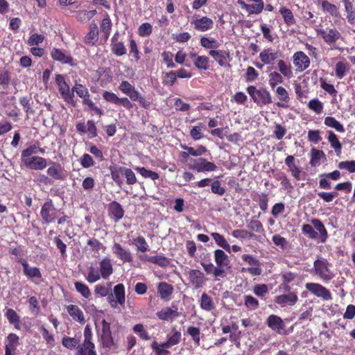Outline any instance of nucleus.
Returning a JSON list of instances; mask_svg holds the SVG:
<instances>
[{
    "label": "nucleus",
    "instance_id": "nucleus-4",
    "mask_svg": "<svg viewBox=\"0 0 355 355\" xmlns=\"http://www.w3.org/2000/svg\"><path fill=\"white\" fill-rule=\"evenodd\" d=\"M311 224L318 231L319 234L316 232L313 227L309 224H304L302 227L303 234L309 236L310 239H320L321 243L326 242L328 238L327 230H326L324 224L318 218H313L311 220Z\"/></svg>",
    "mask_w": 355,
    "mask_h": 355
},
{
    "label": "nucleus",
    "instance_id": "nucleus-50",
    "mask_svg": "<svg viewBox=\"0 0 355 355\" xmlns=\"http://www.w3.org/2000/svg\"><path fill=\"white\" fill-rule=\"evenodd\" d=\"M37 153H44V149L40 146L38 141H35L32 145L22 151L21 155H33Z\"/></svg>",
    "mask_w": 355,
    "mask_h": 355
},
{
    "label": "nucleus",
    "instance_id": "nucleus-26",
    "mask_svg": "<svg viewBox=\"0 0 355 355\" xmlns=\"http://www.w3.org/2000/svg\"><path fill=\"white\" fill-rule=\"evenodd\" d=\"M98 28L95 23L89 24V32L84 38V42L89 46H94L98 40Z\"/></svg>",
    "mask_w": 355,
    "mask_h": 355
},
{
    "label": "nucleus",
    "instance_id": "nucleus-40",
    "mask_svg": "<svg viewBox=\"0 0 355 355\" xmlns=\"http://www.w3.org/2000/svg\"><path fill=\"white\" fill-rule=\"evenodd\" d=\"M345 12H347V19L351 24L355 23V8L350 0H343Z\"/></svg>",
    "mask_w": 355,
    "mask_h": 355
},
{
    "label": "nucleus",
    "instance_id": "nucleus-49",
    "mask_svg": "<svg viewBox=\"0 0 355 355\" xmlns=\"http://www.w3.org/2000/svg\"><path fill=\"white\" fill-rule=\"evenodd\" d=\"M80 341L75 337L64 336L62 339V345L69 350L77 349Z\"/></svg>",
    "mask_w": 355,
    "mask_h": 355
},
{
    "label": "nucleus",
    "instance_id": "nucleus-39",
    "mask_svg": "<svg viewBox=\"0 0 355 355\" xmlns=\"http://www.w3.org/2000/svg\"><path fill=\"white\" fill-rule=\"evenodd\" d=\"M112 24L111 19H110L109 15H107L106 17H105L102 19L101 25H100L101 31L103 33V37L105 41H107L110 37V32L112 30Z\"/></svg>",
    "mask_w": 355,
    "mask_h": 355
},
{
    "label": "nucleus",
    "instance_id": "nucleus-10",
    "mask_svg": "<svg viewBox=\"0 0 355 355\" xmlns=\"http://www.w3.org/2000/svg\"><path fill=\"white\" fill-rule=\"evenodd\" d=\"M102 331L100 338L101 346L107 349L116 348V345L112 336L110 324L105 319L102 320Z\"/></svg>",
    "mask_w": 355,
    "mask_h": 355
},
{
    "label": "nucleus",
    "instance_id": "nucleus-64",
    "mask_svg": "<svg viewBox=\"0 0 355 355\" xmlns=\"http://www.w3.org/2000/svg\"><path fill=\"white\" fill-rule=\"evenodd\" d=\"M308 107L315 113L319 114L322 112L323 104L318 98H315L309 101Z\"/></svg>",
    "mask_w": 355,
    "mask_h": 355
},
{
    "label": "nucleus",
    "instance_id": "nucleus-41",
    "mask_svg": "<svg viewBox=\"0 0 355 355\" xmlns=\"http://www.w3.org/2000/svg\"><path fill=\"white\" fill-rule=\"evenodd\" d=\"M76 291L84 298L89 300L92 297V293L88 286L80 282H74Z\"/></svg>",
    "mask_w": 355,
    "mask_h": 355
},
{
    "label": "nucleus",
    "instance_id": "nucleus-31",
    "mask_svg": "<svg viewBox=\"0 0 355 355\" xmlns=\"http://www.w3.org/2000/svg\"><path fill=\"white\" fill-rule=\"evenodd\" d=\"M266 323L268 327L277 332H279L284 327L282 319L273 314L268 316Z\"/></svg>",
    "mask_w": 355,
    "mask_h": 355
},
{
    "label": "nucleus",
    "instance_id": "nucleus-30",
    "mask_svg": "<svg viewBox=\"0 0 355 355\" xmlns=\"http://www.w3.org/2000/svg\"><path fill=\"white\" fill-rule=\"evenodd\" d=\"M157 292L162 300L168 301L171 299V295L173 292V287L171 284L166 282H160L157 286Z\"/></svg>",
    "mask_w": 355,
    "mask_h": 355
},
{
    "label": "nucleus",
    "instance_id": "nucleus-15",
    "mask_svg": "<svg viewBox=\"0 0 355 355\" xmlns=\"http://www.w3.org/2000/svg\"><path fill=\"white\" fill-rule=\"evenodd\" d=\"M191 24L193 26L195 30L200 32H205L213 28L214 21L211 18L207 16H203L202 17H196V16H193L191 21Z\"/></svg>",
    "mask_w": 355,
    "mask_h": 355
},
{
    "label": "nucleus",
    "instance_id": "nucleus-56",
    "mask_svg": "<svg viewBox=\"0 0 355 355\" xmlns=\"http://www.w3.org/2000/svg\"><path fill=\"white\" fill-rule=\"evenodd\" d=\"M254 294L261 299H263L268 293V287L265 284H255L252 288Z\"/></svg>",
    "mask_w": 355,
    "mask_h": 355
},
{
    "label": "nucleus",
    "instance_id": "nucleus-2",
    "mask_svg": "<svg viewBox=\"0 0 355 355\" xmlns=\"http://www.w3.org/2000/svg\"><path fill=\"white\" fill-rule=\"evenodd\" d=\"M118 89L123 94L128 96L132 101H137L139 106L141 107L144 109L150 108L151 103L146 100L145 97L136 89L135 87L130 84L128 80H122L119 85Z\"/></svg>",
    "mask_w": 355,
    "mask_h": 355
},
{
    "label": "nucleus",
    "instance_id": "nucleus-37",
    "mask_svg": "<svg viewBox=\"0 0 355 355\" xmlns=\"http://www.w3.org/2000/svg\"><path fill=\"white\" fill-rule=\"evenodd\" d=\"M327 134L328 141L330 143L331 148L335 150L337 155H339L341 153L342 146L337 135L331 130L327 131Z\"/></svg>",
    "mask_w": 355,
    "mask_h": 355
},
{
    "label": "nucleus",
    "instance_id": "nucleus-24",
    "mask_svg": "<svg viewBox=\"0 0 355 355\" xmlns=\"http://www.w3.org/2000/svg\"><path fill=\"white\" fill-rule=\"evenodd\" d=\"M108 213L114 222L119 221L124 216V210L121 205L115 200L109 204Z\"/></svg>",
    "mask_w": 355,
    "mask_h": 355
},
{
    "label": "nucleus",
    "instance_id": "nucleus-33",
    "mask_svg": "<svg viewBox=\"0 0 355 355\" xmlns=\"http://www.w3.org/2000/svg\"><path fill=\"white\" fill-rule=\"evenodd\" d=\"M199 302L200 308L204 311H211L216 307L213 298L206 293L201 295Z\"/></svg>",
    "mask_w": 355,
    "mask_h": 355
},
{
    "label": "nucleus",
    "instance_id": "nucleus-35",
    "mask_svg": "<svg viewBox=\"0 0 355 355\" xmlns=\"http://www.w3.org/2000/svg\"><path fill=\"white\" fill-rule=\"evenodd\" d=\"M215 262L218 267H227L230 263L228 256L222 250L217 249L214 251Z\"/></svg>",
    "mask_w": 355,
    "mask_h": 355
},
{
    "label": "nucleus",
    "instance_id": "nucleus-29",
    "mask_svg": "<svg viewBox=\"0 0 355 355\" xmlns=\"http://www.w3.org/2000/svg\"><path fill=\"white\" fill-rule=\"evenodd\" d=\"M209 55L221 67H224L226 64L227 60L230 57L229 52L225 50H210Z\"/></svg>",
    "mask_w": 355,
    "mask_h": 355
},
{
    "label": "nucleus",
    "instance_id": "nucleus-11",
    "mask_svg": "<svg viewBox=\"0 0 355 355\" xmlns=\"http://www.w3.org/2000/svg\"><path fill=\"white\" fill-rule=\"evenodd\" d=\"M58 210L55 207L53 200L49 199L42 206L40 216L43 224L53 223L58 218Z\"/></svg>",
    "mask_w": 355,
    "mask_h": 355
},
{
    "label": "nucleus",
    "instance_id": "nucleus-17",
    "mask_svg": "<svg viewBox=\"0 0 355 355\" xmlns=\"http://www.w3.org/2000/svg\"><path fill=\"white\" fill-rule=\"evenodd\" d=\"M119 33L116 31L111 38V52L117 57L125 55L127 53V49L123 42L120 41Z\"/></svg>",
    "mask_w": 355,
    "mask_h": 355
},
{
    "label": "nucleus",
    "instance_id": "nucleus-59",
    "mask_svg": "<svg viewBox=\"0 0 355 355\" xmlns=\"http://www.w3.org/2000/svg\"><path fill=\"white\" fill-rule=\"evenodd\" d=\"M6 318L10 324L15 325V327L19 329V316L17 315L16 311L12 309H8L6 313Z\"/></svg>",
    "mask_w": 355,
    "mask_h": 355
},
{
    "label": "nucleus",
    "instance_id": "nucleus-53",
    "mask_svg": "<svg viewBox=\"0 0 355 355\" xmlns=\"http://www.w3.org/2000/svg\"><path fill=\"white\" fill-rule=\"evenodd\" d=\"M200 44L205 49H211L216 50L220 46V43L214 38H209L207 37H202L200 38Z\"/></svg>",
    "mask_w": 355,
    "mask_h": 355
},
{
    "label": "nucleus",
    "instance_id": "nucleus-57",
    "mask_svg": "<svg viewBox=\"0 0 355 355\" xmlns=\"http://www.w3.org/2000/svg\"><path fill=\"white\" fill-rule=\"evenodd\" d=\"M88 270L89 272L85 279L89 283H94L102 277L100 270H96L94 266H91L89 267Z\"/></svg>",
    "mask_w": 355,
    "mask_h": 355
},
{
    "label": "nucleus",
    "instance_id": "nucleus-55",
    "mask_svg": "<svg viewBox=\"0 0 355 355\" xmlns=\"http://www.w3.org/2000/svg\"><path fill=\"white\" fill-rule=\"evenodd\" d=\"M75 92L81 99L85 98L86 96L90 94L87 87L80 83H78L77 81H76L73 86V94H74Z\"/></svg>",
    "mask_w": 355,
    "mask_h": 355
},
{
    "label": "nucleus",
    "instance_id": "nucleus-46",
    "mask_svg": "<svg viewBox=\"0 0 355 355\" xmlns=\"http://www.w3.org/2000/svg\"><path fill=\"white\" fill-rule=\"evenodd\" d=\"M19 103L23 107L26 115L33 114L35 110L32 108L33 101L31 96H22L19 98Z\"/></svg>",
    "mask_w": 355,
    "mask_h": 355
},
{
    "label": "nucleus",
    "instance_id": "nucleus-28",
    "mask_svg": "<svg viewBox=\"0 0 355 355\" xmlns=\"http://www.w3.org/2000/svg\"><path fill=\"white\" fill-rule=\"evenodd\" d=\"M99 270L103 279H107L113 273V266L109 257H104L99 262Z\"/></svg>",
    "mask_w": 355,
    "mask_h": 355
},
{
    "label": "nucleus",
    "instance_id": "nucleus-27",
    "mask_svg": "<svg viewBox=\"0 0 355 355\" xmlns=\"http://www.w3.org/2000/svg\"><path fill=\"white\" fill-rule=\"evenodd\" d=\"M278 58V51L272 48L263 49L259 54V58L264 64H270Z\"/></svg>",
    "mask_w": 355,
    "mask_h": 355
},
{
    "label": "nucleus",
    "instance_id": "nucleus-16",
    "mask_svg": "<svg viewBox=\"0 0 355 355\" xmlns=\"http://www.w3.org/2000/svg\"><path fill=\"white\" fill-rule=\"evenodd\" d=\"M112 251L114 256L123 263H131L133 261V256L131 252L124 248L120 243L114 242L112 246Z\"/></svg>",
    "mask_w": 355,
    "mask_h": 355
},
{
    "label": "nucleus",
    "instance_id": "nucleus-38",
    "mask_svg": "<svg viewBox=\"0 0 355 355\" xmlns=\"http://www.w3.org/2000/svg\"><path fill=\"white\" fill-rule=\"evenodd\" d=\"M277 67L283 76L290 78L293 76L292 67L289 63H286L284 60H279L277 61Z\"/></svg>",
    "mask_w": 355,
    "mask_h": 355
},
{
    "label": "nucleus",
    "instance_id": "nucleus-1",
    "mask_svg": "<svg viewBox=\"0 0 355 355\" xmlns=\"http://www.w3.org/2000/svg\"><path fill=\"white\" fill-rule=\"evenodd\" d=\"M10 252L12 254L16 257L15 261L19 263L22 266L23 272L27 278L31 279H42V275L40 268L37 267L30 266L27 260L23 258L24 250L22 246L19 245L17 247L10 248Z\"/></svg>",
    "mask_w": 355,
    "mask_h": 355
},
{
    "label": "nucleus",
    "instance_id": "nucleus-19",
    "mask_svg": "<svg viewBox=\"0 0 355 355\" xmlns=\"http://www.w3.org/2000/svg\"><path fill=\"white\" fill-rule=\"evenodd\" d=\"M22 162L27 168L33 170H41L46 166V162L42 157H23Z\"/></svg>",
    "mask_w": 355,
    "mask_h": 355
},
{
    "label": "nucleus",
    "instance_id": "nucleus-9",
    "mask_svg": "<svg viewBox=\"0 0 355 355\" xmlns=\"http://www.w3.org/2000/svg\"><path fill=\"white\" fill-rule=\"evenodd\" d=\"M247 92L257 105H267L272 103L271 95L266 89H257L255 86L250 85L247 87Z\"/></svg>",
    "mask_w": 355,
    "mask_h": 355
},
{
    "label": "nucleus",
    "instance_id": "nucleus-3",
    "mask_svg": "<svg viewBox=\"0 0 355 355\" xmlns=\"http://www.w3.org/2000/svg\"><path fill=\"white\" fill-rule=\"evenodd\" d=\"M83 341L77 346L74 355H97L93 334L89 324H87L83 331Z\"/></svg>",
    "mask_w": 355,
    "mask_h": 355
},
{
    "label": "nucleus",
    "instance_id": "nucleus-51",
    "mask_svg": "<svg viewBox=\"0 0 355 355\" xmlns=\"http://www.w3.org/2000/svg\"><path fill=\"white\" fill-rule=\"evenodd\" d=\"M269 85L272 89H274L277 85L284 83V78L281 73L277 71L270 72L268 75Z\"/></svg>",
    "mask_w": 355,
    "mask_h": 355
},
{
    "label": "nucleus",
    "instance_id": "nucleus-52",
    "mask_svg": "<svg viewBox=\"0 0 355 355\" xmlns=\"http://www.w3.org/2000/svg\"><path fill=\"white\" fill-rule=\"evenodd\" d=\"M135 170L144 178H150L152 180H156L159 178V175L151 170H148L145 167H137Z\"/></svg>",
    "mask_w": 355,
    "mask_h": 355
},
{
    "label": "nucleus",
    "instance_id": "nucleus-63",
    "mask_svg": "<svg viewBox=\"0 0 355 355\" xmlns=\"http://www.w3.org/2000/svg\"><path fill=\"white\" fill-rule=\"evenodd\" d=\"M53 243L57 249L59 250L61 257L64 259L67 257V245L62 241L60 236H55L53 239Z\"/></svg>",
    "mask_w": 355,
    "mask_h": 355
},
{
    "label": "nucleus",
    "instance_id": "nucleus-20",
    "mask_svg": "<svg viewBox=\"0 0 355 355\" xmlns=\"http://www.w3.org/2000/svg\"><path fill=\"white\" fill-rule=\"evenodd\" d=\"M293 64L299 71H303L309 67L310 59L303 51H297L294 53Z\"/></svg>",
    "mask_w": 355,
    "mask_h": 355
},
{
    "label": "nucleus",
    "instance_id": "nucleus-44",
    "mask_svg": "<svg viewBox=\"0 0 355 355\" xmlns=\"http://www.w3.org/2000/svg\"><path fill=\"white\" fill-rule=\"evenodd\" d=\"M243 302L245 306L249 311H254L259 306V300L251 295H245Z\"/></svg>",
    "mask_w": 355,
    "mask_h": 355
},
{
    "label": "nucleus",
    "instance_id": "nucleus-7",
    "mask_svg": "<svg viewBox=\"0 0 355 355\" xmlns=\"http://www.w3.org/2000/svg\"><path fill=\"white\" fill-rule=\"evenodd\" d=\"M107 302L112 308H116L119 305L124 306L125 303V290L122 283L114 286L113 292L110 293L107 297Z\"/></svg>",
    "mask_w": 355,
    "mask_h": 355
},
{
    "label": "nucleus",
    "instance_id": "nucleus-42",
    "mask_svg": "<svg viewBox=\"0 0 355 355\" xmlns=\"http://www.w3.org/2000/svg\"><path fill=\"white\" fill-rule=\"evenodd\" d=\"M211 236L213 238V239L215 241L217 245L219 247L223 248L228 252H230V245L227 243L226 239L224 237L223 235L218 233V232H212L211 233Z\"/></svg>",
    "mask_w": 355,
    "mask_h": 355
},
{
    "label": "nucleus",
    "instance_id": "nucleus-58",
    "mask_svg": "<svg viewBox=\"0 0 355 355\" xmlns=\"http://www.w3.org/2000/svg\"><path fill=\"white\" fill-rule=\"evenodd\" d=\"M132 244L137 247V250L141 252H146L148 250V244L146 242L145 238L142 236H139L134 239Z\"/></svg>",
    "mask_w": 355,
    "mask_h": 355
},
{
    "label": "nucleus",
    "instance_id": "nucleus-22",
    "mask_svg": "<svg viewBox=\"0 0 355 355\" xmlns=\"http://www.w3.org/2000/svg\"><path fill=\"white\" fill-rule=\"evenodd\" d=\"M51 56L53 60L62 64H69L70 66L76 64L73 58L69 54H66L60 49L53 48L51 51Z\"/></svg>",
    "mask_w": 355,
    "mask_h": 355
},
{
    "label": "nucleus",
    "instance_id": "nucleus-45",
    "mask_svg": "<svg viewBox=\"0 0 355 355\" xmlns=\"http://www.w3.org/2000/svg\"><path fill=\"white\" fill-rule=\"evenodd\" d=\"M349 69V65L346 61L338 62L335 66L336 76L339 79H342L346 75Z\"/></svg>",
    "mask_w": 355,
    "mask_h": 355
},
{
    "label": "nucleus",
    "instance_id": "nucleus-13",
    "mask_svg": "<svg viewBox=\"0 0 355 355\" xmlns=\"http://www.w3.org/2000/svg\"><path fill=\"white\" fill-rule=\"evenodd\" d=\"M186 275L189 284L195 289L202 288L205 285L207 278L201 270L189 268Z\"/></svg>",
    "mask_w": 355,
    "mask_h": 355
},
{
    "label": "nucleus",
    "instance_id": "nucleus-8",
    "mask_svg": "<svg viewBox=\"0 0 355 355\" xmlns=\"http://www.w3.org/2000/svg\"><path fill=\"white\" fill-rule=\"evenodd\" d=\"M331 264L325 259H316L313 262V268L315 274L324 281H330L335 275L331 270Z\"/></svg>",
    "mask_w": 355,
    "mask_h": 355
},
{
    "label": "nucleus",
    "instance_id": "nucleus-60",
    "mask_svg": "<svg viewBox=\"0 0 355 355\" xmlns=\"http://www.w3.org/2000/svg\"><path fill=\"white\" fill-rule=\"evenodd\" d=\"M177 77L175 71H171L164 73L162 83L167 87H172L176 82Z\"/></svg>",
    "mask_w": 355,
    "mask_h": 355
},
{
    "label": "nucleus",
    "instance_id": "nucleus-25",
    "mask_svg": "<svg viewBox=\"0 0 355 355\" xmlns=\"http://www.w3.org/2000/svg\"><path fill=\"white\" fill-rule=\"evenodd\" d=\"M66 309L74 321L79 322L80 324H84L85 323L84 313L77 305H67L66 306Z\"/></svg>",
    "mask_w": 355,
    "mask_h": 355
},
{
    "label": "nucleus",
    "instance_id": "nucleus-48",
    "mask_svg": "<svg viewBox=\"0 0 355 355\" xmlns=\"http://www.w3.org/2000/svg\"><path fill=\"white\" fill-rule=\"evenodd\" d=\"M193 65L200 70H207L209 68V59L206 55H200L193 60Z\"/></svg>",
    "mask_w": 355,
    "mask_h": 355
},
{
    "label": "nucleus",
    "instance_id": "nucleus-18",
    "mask_svg": "<svg viewBox=\"0 0 355 355\" xmlns=\"http://www.w3.org/2000/svg\"><path fill=\"white\" fill-rule=\"evenodd\" d=\"M156 315L161 320L173 321L180 315V313L178 312V306L172 304L171 307L166 306L157 311Z\"/></svg>",
    "mask_w": 355,
    "mask_h": 355
},
{
    "label": "nucleus",
    "instance_id": "nucleus-62",
    "mask_svg": "<svg viewBox=\"0 0 355 355\" xmlns=\"http://www.w3.org/2000/svg\"><path fill=\"white\" fill-rule=\"evenodd\" d=\"M320 87L327 92L329 95L333 97H336L338 91L335 89L334 85L328 83L325 79L320 78Z\"/></svg>",
    "mask_w": 355,
    "mask_h": 355
},
{
    "label": "nucleus",
    "instance_id": "nucleus-61",
    "mask_svg": "<svg viewBox=\"0 0 355 355\" xmlns=\"http://www.w3.org/2000/svg\"><path fill=\"white\" fill-rule=\"evenodd\" d=\"M123 168V166H118L116 165L111 166L110 167L112 178L119 186L122 183L120 176L122 175Z\"/></svg>",
    "mask_w": 355,
    "mask_h": 355
},
{
    "label": "nucleus",
    "instance_id": "nucleus-21",
    "mask_svg": "<svg viewBox=\"0 0 355 355\" xmlns=\"http://www.w3.org/2000/svg\"><path fill=\"white\" fill-rule=\"evenodd\" d=\"M189 168L196 170L198 172H204L213 171L216 169V166L214 163L207 161L205 159L199 158L193 160V163L190 164Z\"/></svg>",
    "mask_w": 355,
    "mask_h": 355
},
{
    "label": "nucleus",
    "instance_id": "nucleus-32",
    "mask_svg": "<svg viewBox=\"0 0 355 355\" xmlns=\"http://www.w3.org/2000/svg\"><path fill=\"white\" fill-rule=\"evenodd\" d=\"M276 94L282 102H277L276 105L279 107L286 108L288 106L285 104L289 102L290 97L287 90L282 86H279L276 89Z\"/></svg>",
    "mask_w": 355,
    "mask_h": 355
},
{
    "label": "nucleus",
    "instance_id": "nucleus-12",
    "mask_svg": "<svg viewBox=\"0 0 355 355\" xmlns=\"http://www.w3.org/2000/svg\"><path fill=\"white\" fill-rule=\"evenodd\" d=\"M315 32L327 45L332 46L331 49L334 48V44L341 37V33L335 27L328 28L326 30L318 28Z\"/></svg>",
    "mask_w": 355,
    "mask_h": 355
},
{
    "label": "nucleus",
    "instance_id": "nucleus-14",
    "mask_svg": "<svg viewBox=\"0 0 355 355\" xmlns=\"http://www.w3.org/2000/svg\"><path fill=\"white\" fill-rule=\"evenodd\" d=\"M306 289L318 297H321L324 300H331L332 299L330 291L318 283L308 282L305 284Z\"/></svg>",
    "mask_w": 355,
    "mask_h": 355
},
{
    "label": "nucleus",
    "instance_id": "nucleus-34",
    "mask_svg": "<svg viewBox=\"0 0 355 355\" xmlns=\"http://www.w3.org/2000/svg\"><path fill=\"white\" fill-rule=\"evenodd\" d=\"M279 13L284 19V22L288 26H291L296 24L294 15L291 9L285 6H282L279 8Z\"/></svg>",
    "mask_w": 355,
    "mask_h": 355
},
{
    "label": "nucleus",
    "instance_id": "nucleus-54",
    "mask_svg": "<svg viewBox=\"0 0 355 355\" xmlns=\"http://www.w3.org/2000/svg\"><path fill=\"white\" fill-rule=\"evenodd\" d=\"M47 173L55 180H64V178L62 169L60 165L49 167Z\"/></svg>",
    "mask_w": 355,
    "mask_h": 355
},
{
    "label": "nucleus",
    "instance_id": "nucleus-6",
    "mask_svg": "<svg viewBox=\"0 0 355 355\" xmlns=\"http://www.w3.org/2000/svg\"><path fill=\"white\" fill-rule=\"evenodd\" d=\"M248 2H252V4L246 3L243 0H237L238 3L241 6L242 9L246 10L249 15H258L262 12L263 9L268 12H272L274 10V6L272 4H266L264 6L263 0H247Z\"/></svg>",
    "mask_w": 355,
    "mask_h": 355
},
{
    "label": "nucleus",
    "instance_id": "nucleus-23",
    "mask_svg": "<svg viewBox=\"0 0 355 355\" xmlns=\"http://www.w3.org/2000/svg\"><path fill=\"white\" fill-rule=\"evenodd\" d=\"M298 300L296 293H288L282 294L275 297V302L280 305L282 307L286 306H294Z\"/></svg>",
    "mask_w": 355,
    "mask_h": 355
},
{
    "label": "nucleus",
    "instance_id": "nucleus-36",
    "mask_svg": "<svg viewBox=\"0 0 355 355\" xmlns=\"http://www.w3.org/2000/svg\"><path fill=\"white\" fill-rule=\"evenodd\" d=\"M150 163L153 166L160 168L164 170L168 168V171L170 172H174L176 170L175 164H173L168 166L167 162L164 159V157L159 158L158 157H153V158L150 159Z\"/></svg>",
    "mask_w": 355,
    "mask_h": 355
},
{
    "label": "nucleus",
    "instance_id": "nucleus-47",
    "mask_svg": "<svg viewBox=\"0 0 355 355\" xmlns=\"http://www.w3.org/2000/svg\"><path fill=\"white\" fill-rule=\"evenodd\" d=\"M295 157H286L285 159L286 164L288 166L292 175L297 180H300V174L301 170L296 166L294 162Z\"/></svg>",
    "mask_w": 355,
    "mask_h": 355
},
{
    "label": "nucleus",
    "instance_id": "nucleus-43",
    "mask_svg": "<svg viewBox=\"0 0 355 355\" xmlns=\"http://www.w3.org/2000/svg\"><path fill=\"white\" fill-rule=\"evenodd\" d=\"M324 125L335 129L338 132H345V129L343 124L333 116H327L324 119Z\"/></svg>",
    "mask_w": 355,
    "mask_h": 355
},
{
    "label": "nucleus",
    "instance_id": "nucleus-5",
    "mask_svg": "<svg viewBox=\"0 0 355 355\" xmlns=\"http://www.w3.org/2000/svg\"><path fill=\"white\" fill-rule=\"evenodd\" d=\"M55 82L64 101L72 107H76V101L74 100L75 96L73 94V87L70 89L69 85L65 80L64 76L62 74H57L55 78Z\"/></svg>",
    "mask_w": 355,
    "mask_h": 355
}]
</instances>
